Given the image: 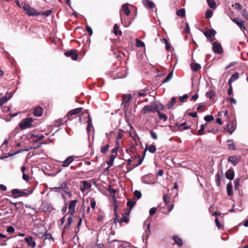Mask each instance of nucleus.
<instances>
[{"label":"nucleus","mask_w":248,"mask_h":248,"mask_svg":"<svg viewBox=\"0 0 248 248\" xmlns=\"http://www.w3.org/2000/svg\"><path fill=\"white\" fill-rule=\"evenodd\" d=\"M60 186L62 190L63 191L64 193H65L67 194L71 195L70 192L69 191V189L67 186V184L66 182L62 183Z\"/></svg>","instance_id":"obj_22"},{"label":"nucleus","mask_w":248,"mask_h":248,"mask_svg":"<svg viewBox=\"0 0 248 248\" xmlns=\"http://www.w3.org/2000/svg\"><path fill=\"white\" fill-rule=\"evenodd\" d=\"M108 190L109 192L112 197L113 198H115V195L117 192L116 190L115 189L111 188V186L110 185H109Z\"/></svg>","instance_id":"obj_39"},{"label":"nucleus","mask_w":248,"mask_h":248,"mask_svg":"<svg viewBox=\"0 0 248 248\" xmlns=\"http://www.w3.org/2000/svg\"><path fill=\"white\" fill-rule=\"evenodd\" d=\"M240 157L236 155L230 156L228 158V162H231L233 165L235 166L240 161Z\"/></svg>","instance_id":"obj_12"},{"label":"nucleus","mask_w":248,"mask_h":248,"mask_svg":"<svg viewBox=\"0 0 248 248\" xmlns=\"http://www.w3.org/2000/svg\"><path fill=\"white\" fill-rule=\"evenodd\" d=\"M84 217H85V213H84V211H83L82 213V217H78L79 220L78 221V224L77 226V228L75 229V232L76 234L78 233V232H79V228L81 226L82 221V217L84 218Z\"/></svg>","instance_id":"obj_25"},{"label":"nucleus","mask_w":248,"mask_h":248,"mask_svg":"<svg viewBox=\"0 0 248 248\" xmlns=\"http://www.w3.org/2000/svg\"><path fill=\"white\" fill-rule=\"evenodd\" d=\"M173 76V71L172 70L166 77V78L162 81V83H166L169 81L172 78Z\"/></svg>","instance_id":"obj_38"},{"label":"nucleus","mask_w":248,"mask_h":248,"mask_svg":"<svg viewBox=\"0 0 248 248\" xmlns=\"http://www.w3.org/2000/svg\"><path fill=\"white\" fill-rule=\"evenodd\" d=\"M35 119L26 118L23 119L19 124V127L21 130H24L33 126L32 123Z\"/></svg>","instance_id":"obj_3"},{"label":"nucleus","mask_w":248,"mask_h":248,"mask_svg":"<svg viewBox=\"0 0 248 248\" xmlns=\"http://www.w3.org/2000/svg\"><path fill=\"white\" fill-rule=\"evenodd\" d=\"M239 179L236 178L234 181V188L235 189H237L239 186Z\"/></svg>","instance_id":"obj_60"},{"label":"nucleus","mask_w":248,"mask_h":248,"mask_svg":"<svg viewBox=\"0 0 248 248\" xmlns=\"http://www.w3.org/2000/svg\"><path fill=\"white\" fill-rule=\"evenodd\" d=\"M154 106L153 103L151 105H147L144 106L142 108L141 113L143 115H145L148 113L155 112L154 110Z\"/></svg>","instance_id":"obj_11"},{"label":"nucleus","mask_w":248,"mask_h":248,"mask_svg":"<svg viewBox=\"0 0 248 248\" xmlns=\"http://www.w3.org/2000/svg\"><path fill=\"white\" fill-rule=\"evenodd\" d=\"M215 95V92L214 91L211 90L206 93V96L207 97L211 99Z\"/></svg>","instance_id":"obj_45"},{"label":"nucleus","mask_w":248,"mask_h":248,"mask_svg":"<svg viewBox=\"0 0 248 248\" xmlns=\"http://www.w3.org/2000/svg\"><path fill=\"white\" fill-rule=\"evenodd\" d=\"M239 78V74L236 72L233 74L228 81V84L232 85V82L235 81Z\"/></svg>","instance_id":"obj_27"},{"label":"nucleus","mask_w":248,"mask_h":248,"mask_svg":"<svg viewBox=\"0 0 248 248\" xmlns=\"http://www.w3.org/2000/svg\"><path fill=\"white\" fill-rule=\"evenodd\" d=\"M204 130V124H202L200 127V129L198 131V135H202L203 134V131Z\"/></svg>","instance_id":"obj_56"},{"label":"nucleus","mask_w":248,"mask_h":248,"mask_svg":"<svg viewBox=\"0 0 248 248\" xmlns=\"http://www.w3.org/2000/svg\"><path fill=\"white\" fill-rule=\"evenodd\" d=\"M147 89H144V90H142L140 91L138 93V95L140 96H145L146 95V93L145 92L147 91Z\"/></svg>","instance_id":"obj_58"},{"label":"nucleus","mask_w":248,"mask_h":248,"mask_svg":"<svg viewBox=\"0 0 248 248\" xmlns=\"http://www.w3.org/2000/svg\"><path fill=\"white\" fill-rule=\"evenodd\" d=\"M41 237L45 240H46V239L53 240V238L52 237V235L50 233H47L46 232L45 233L41 235Z\"/></svg>","instance_id":"obj_37"},{"label":"nucleus","mask_w":248,"mask_h":248,"mask_svg":"<svg viewBox=\"0 0 248 248\" xmlns=\"http://www.w3.org/2000/svg\"><path fill=\"white\" fill-rule=\"evenodd\" d=\"M153 105L154 106V108L155 112H157V113L158 112H160L164 109V106L160 104V103H153Z\"/></svg>","instance_id":"obj_20"},{"label":"nucleus","mask_w":248,"mask_h":248,"mask_svg":"<svg viewBox=\"0 0 248 248\" xmlns=\"http://www.w3.org/2000/svg\"><path fill=\"white\" fill-rule=\"evenodd\" d=\"M232 21L235 23L241 29H245L244 25V21L239 19V18H233Z\"/></svg>","instance_id":"obj_23"},{"label":"nucleus","mask_w":248,"mask_h":248,"mask_svg":"<svg viewBox=\"0 0 248 248\" xmlns=\"http://www.w3.org/2000/svg\"><path fill=\"white\" fill-rule=\"evenodd\" d=\"M113 33L115 35H122V32L121 31L119 30V26L117 24H115L113 27Z\"/></svg>","instance_id":"obj_31"},{"label":"nucleus","mask_w":248,"mask_h":248,"mask_svg":"<svg viewBox=\"0 0 248 248\" xmlns=\"http://www.w3.org/2000/svg\"><path fill=\"white\" fill-rule=\"evenodd\" d=\"M216 183L218 186H220L221 182V176L219 173H217L215 175Z\"/></svg>","instance_id":"obj_43"},{"label":"nucleus","mask_w":248,"mask_h":248,"mask_svg":"<svg viewBox=\"0 0 248 248\" xmlns=\"http://www.w3.org/2000/svg\"><path fill=\"white\" fill-rule=\"evenodd\" d=\"M132 96L130 94H124L123 96L122 99V105L123 106V108L125 112V117H127V110L128 109V108L129 105V101L131 99Z\"/></svg>","instance_id":"obj_5"},{"label":"nucleus","mask_w":248,"mask_h":248,"mask_svg":"<svg viewBox=\"0 0 248 248\" xmlns=\"http://www.w3.org/2000/svg\"><path fill=\"white\" fill-rule=\"evenodd\" d=\"M227 101H229L231 103L236 104V100L233 97H230L227 99Z\"/></svg>","instance_id":"obj_63"},{"label":"nucleus","mask_w":248,"mask_h":248,"mask_svg":"<svg viewBox=\"0 0 248 248\" xmlns=\"http://www.w3.org/2000/svg\"><path fill=\"white\" fill-rule=\"evenodd\" d=\"M136 204V202L129 199L127 202V205L128 207H129V212H131V210H132V208L135 206Z\"/></svg>","instance_id":"obj_32"},{"label":"nucleus","mask_w":248,"mask_h":248,"mask_svg":"<svg viewBox=\"0 0 248 248\" xmlns=\"http://www.w3.org/2000/svg\"><path fill=\"white\" fill-rule=\"evenodd\" d=\"M44 111L43 108L41 107H37L33 109V113L36 117L41 116Z\"/></svg>","instance_id":"obj_17"},{"label":"nucleus","mask_w":248,"mask_h":248,"mask_svg":"<svg viewBox=\"0 0 248 248\" xmlns=\"http://www.w3.org/2000/svg\"><path fill=\"white\" fill-rule=\"evenodd\" d=\"M64 55L66 57H70L73 60H77L78 57V51L75 49L66 51Z\"/></svg>","instance_id":"obj_10"},{"label":"nucleus","mask_w":248,"mask_h":248,"mask_svg":"<svg viewBox=\"0 0 248 248\" xmlns=\"http://www.w3.org/2000/svg\"><path fill=\"white\" fill-rule=\"evenodd\" d=\"M150 133L151 137L154 140H156L157 139V136L155 132L153 130H150Z\"/></svg>","instance_id":"obj_59"},{"label":"nucleus","mask_w":248,"mask_h":248,"mask_svg":"<svg viewBox=\"0 0 248 248\" xmlns=\"http://www.w3.org/2000/svg\"><path fill=\"white\" fill-rule=\"evenodd\" d=\"M228 133L232 134L236 129L235 123L232 121H230L227 126Z\"/></svg>","instance_id":"obj_16"},{"label":"nucleus","mask_w":248,"mask_h":248,"mask_svg":"<svg viewBox=\"0 0 248 248\" xmlns=\"http://www.w3.org/2000/svg\"><path fill=\"white\" fill-rule=\"evenodd\" d=\"M209 6L211 8H216V3L214 0H207Z\"/></svg>","instance_id":"obj_44"},{"label":"nucleus","mask_w":248,"mask_h":248,"mask_svg":"<svg viewBox=\"0 0 248 248\" xmlns=\"http://www.w3.org/2000/svg\"><path fill=\"white\" fill-rule=\"evenodd\" d=\"M143 3L147 7L151 9H153L154 7H155V4H154V3L148 0H145Z\"/></svg>","instance_id":"obj_35"},{"label":"nucleus","mask_w":248,"mask_h":248,"mask_svg":"<svg viewBox=\"0 0 248 248\" xmlns=\"http://www.w3.org/2000/svg\"><path fill=\"white\" fill-rule=\"evenodd\" d=\"M204 119L206 122H211L214 120L213 115H206L204 117Z\"/></svg>","instance_id":"obj_53"},{"label":"nucleus","mask_w":248,"mask_h":248,"mask_svg":"<svg viewBox=\"0 0 248 248\" xmlns=\"http://www.w3.org/2000/svg\"><path fill=\"white\" fill-rule=\"evenodd\" d=\"M172 239L174 241V243L177 245L179 247H181L183 245V242L181 238L177 235H173Z\"/></svg>","instance_id":"obj_21"},{"label":"nucleus","mask_w":248,"mask_h":248,"mask_svg":"<svg viewBox=\"0 0 248 248\" xmlns=\"http://www.w3.org/2000/svg\"><path fill=\"white\" fill-rule=\"evenodd\" d=\"M45 136L42 135L38 137L35 140L32 142L31 148L36 149L40 147L43 144H46V142L44 141Z\"/></svg>","instance_id":"obj_6"},{"label":"nucleus","mask_w":248,"mask_h":248,"mask_svg":"<svg viewBox=\"0 0 248 248\" xmlns=\"http://www.w3.org/2000/svg\"><path fill=\"white\" fill-rule=\"evenodd\" d=\"M82 108H78L75 109L70 110L67 114L69 120H72L71 117L73 115L79 114L82 110Z\"/></svg>","instance_id":"obj_13"},{"label":"nucleus","mask_w":248,"mask_h":248,"mask_svg":"<svg viewBox=\"0 0 248 248\" xmlns=\"http://www.w3.org/2000/svg\"><path fill=\"white\" fill-rule=\"evenodd\" d=\"M146 149H148V151L151 153H152V154L155 153L156 150V147L154 145H151L149 146H147V145H146L145 150H146ZM145 152H146V150H145L144 151V154H145Z\"/></svg>","instance_id":"obj_29"},{"label":"nucleus","mask_w":248,"mask_h":248,"mask_svg":"<svg viewBox=\"0 0 248 248\" xmlns=\"http://www.w3.org/2000/svg\"><path fill=\"white\" fill-rule=\"evenodd\" d=\"M82 184L84 186V188H85L86 189H89L91 187V184L89 183L87 181L85 180L82 182Z\"/></svg>","instance_id":"obj_48"},{"label":"nucleus","mask_w":248,"mask_h":248,"mask_svg":"<svg viewBox=\"0 0 248 248\" xmlns=\"http://www.w3.org/2000/svg\"><path fill=\"white\" fill-rule=\"evenodd\" d=\"M104 213L102 212H100L97 214V220L98 222H102L104 219Z\"/></svg>","instance_id":"obj_41"},{"label":"nucleus","mask_w":248,"mask_h":248,"mask_svg":"<svg viewBox=\"0 0 248 248\" xmlns=\"http://www.w3.org/2000/svg\"><path fill=\"white\" fill-rule=\"evenodd\" d=\"M213 12L211 10H207L205 14V17L206 18H209L212 16Z\"/></svg>","instance_id":"obj_49"},{"label":"nucleus","mask_w":248,"mask_h":248,"mask_svg":"<svg viewBox=\"0 0 248 248\" xmlns=\"http://www.w3.org/2000/svg\"><path fill=\"white\" fill-rule=\"evenodd\" d=\"M216 33V31L215 30L211 29L204 31L203 34L207 38H209L211 41H213L215 39V35Z\"/></svg>","instance_id":"obj_9"},{"label":"nucleus","mask_w":248,"mask_h":248,"mask_svg":"<svg viewBox=\"0 0 248 248\" xmlns=\"http://www.w3.org/2000/svg\"><path fill=\"white\" fill-rule=\"evenodd\" d=\"M130 11L128 8V4L124 3L122 6L120 11V16L122 24L124 27H128L133 19L131 18H126L124 16H128L130 15Z\"/></svg>","instance_id":"obj_1"},{"label":"nucleus","mask_w":248,"mask_h":248,"mask_svg":"<svg viewBox=\"0 0 248 248\" xmlns=\"http://www.w3.org/2000/svg\"><path fill=\"white\" fill-rule=\"evenodd\" d=\"M109 148V144H107L105 146H103L101 147L100 152L103 154H105L108 151Z\"/></svg>","instance_id":"obj_40"},{"label":"nucleus","mask_w":248,"mask_h":248,"mask_svg":"<svg viewBox=\"0 0 248 248\" xmlns=\"http://www.w3.org/2000/svg\"><path fill=\"white\" fill-rule=\"evenodd\" d=\"M85 30L89 33L90 36L93 34V30L91 27L88 26L86 27Z\"/></svg>","instance_id":"obj_64"},{"label":"nucleus","mask_w":248,"mask_h":248,"mask_svg":"<svg viewBox=\"0 0 248 248\" xmlns=\"http://www.w3.org/2000/svg\"><path fill=\"white\" fill-rule=\"evenodd\" d=\"M78 201L77 200L70 201L69 202L68 205V212L67 214L70 215L71 216H74V215L75 213V209L76 204L78 202Z\"/></svg>","instance_id":"obj_7"},{"label":"nucleus","mask_w":248,"mask_h":248,"mask_svg":"<svg viewBox=\"0 0 248 248\" xmlns=\"http://www.w3.org/2000/svg\"><path fill=\"white\" fill-rule=\"evenodd\" d=\"M22 8L26 12V14L29 16H39L41 15V11H38L31 7L29 4L25 2L22 3Z\"/></svg>","instance_id":"obj_2"},{"label":"nucleus","mask_w":248,"mask_h":248,"mask_svg":"<svg viewBox=\"0 0 248 248\" xmlns=\"http://www.w3.org/2000/svg\"><path fill=\"white\" fill-rule=\"evenodd\" d=\"M91 201V206L93 209L95 208L96 206V202L93 198H92L90 199Z\"/></svg>","instance_id":"obj_62"},{"label":"nucleus","mask_w":248,"mask_h":248,"mask_svg":"<svg viewBox=\"0 0 248 248\" xmlns=\"http://www.w3.org/2000/svg\"><path fill=\"white\" fill-rule=\"evenodd\" d=\"M74 157L73 156H70L68 157L64 161L62 162V166L63 167H68L71 163L74 160Z\"/></svg>","instance_id":"obj_19"},{"label":"nucleus","mask_w":248,"mask_h":248,"mask_svg":"<svg viewBox=\"0 0 248 248\" xmlns=\"http://www.w3.org/2000/svg\"><path fill=\"white\" fill-rule=\"evenodd\" d=\"M117 205H115V207H114V214L116 216V217L114 218V223H116L118 222H119V220L118 218V214L116 212V210H117Z\"/></svg>","instance_id":"obj_51"},{"label":"nucleus","mask_w":248,"mask_h":248,"mask_svg":"<svg viewBox=\"0 0 248 248\" xmlns=\"http://www.w3.org/2000/svg\"><path fill=\"white\" fill-rule=\"evenodd\" d=\"M212 49L215 53L222 54L223 52L221 44L217 41L213 43Z\"/></svg>","instance_id":"obj_8"},{"label":"nucleus","mask_w":248,"mask_h":248,"mask_svg":"<svg viewBox=\"0 0 248 248\" xmlns=\"http://www.w3.org/2000/svg\"><path fill=\"white\" fill-rule=\"evenodd\" d=\"M176 102V99L175 97H173L171 98L170 101L167 105V108L170 109L172 108L174 104Z\"/></svg>","instance_id":"obj_34"},{"label":"nucleus","mask_w":248,"mask_h":248,"mask_svg":"<svg viewBox=\"0 0 248 248\" xmlns=\"http://www.w3.org/2000/svg\"><path fill=\"white\" fill-rule=\"evenodd\" d=\"M216 225L218 229H220L222 227V224L220 223L219 219L217 218L215 219Z\"/></svg>","instance_id":"obj_61"},{"label":"nucleus","mask_w":248,"mask_h":248,"mask_svg":"<svg viewBox=\"0 0 248 248\" xmlns=\"http://www.w3.org/2000/svg\"><path fill=\"white\" fill-rule=\"evenodd\" d=\"M232 189V186L231 182H230L227 185V192L229 196H232L233 194Z\"/></svg>","instance_id":"obj_30"},{"label":"nucleus","mask_w":248,"mask_h":248,"mask_svg":"<svg viewBox=\"0 0 248 248\" xmlns=\"http://www.w3.org/2000/svg\"><path fill=\"white\" fill-rule=\"evenodd\" d=\"M143 156H144V155ZM143 158H144V157H143L142 158H140L139 159V161H138V163H137V164H135V165L133 164V167H132V168H131L130 169H128V170H127V171H130V170H132L133 168H136V167H137L139 166V165H140L142 163V161H143Z\"/></svg>","instance_id":"obj_46"},{"label":"nucleus","mask_w":248,"mask_h":248,"mask_svg":"<svg viewBox=\"0 0 248 248\" xmlns=\"http://www.w3.org/2000/svg\"><path fill=\"white\" fill-rule=\"evenodd\" d=\"M228 143V149L229 150H235L236 149L235 146L232 140H229L227 141Z\"/></svg>","instance_id":"obj_33"},{"label":"nucleus","mask_w":248,"mask_h":248,"mask_svg":"<svg viewBox=\"0 0 248 248\" xmlns=\"http://www.w3.org/2000/svg\"><path fill=\"white\" fill-rule=\"evenodd\" d=\"M157 114L160 119L163 120L164 122L167 120L168 117L166 114H163L160 112H158Z\"/></svg>","instance_id":"obj_47"},{"label":"nucleus","mask_w":248,"mask_h":248,"mask_svg":"<svg viewBox=\"0 0 248 248\" xmlns=\"http://www.w3.org/2000/svg\"><path fill=\"white\" fill-rule=\"evenodd\" d=\"M134 195L135 197H136L137 199H140L141 197V192L139 190H135L134 193Z\"/></svg>","instance_id":"obj_57"},{"label":"nucleus","mask_w":248,"mask_h":248,"mask_svg":"<svg viewBox=\"0 0 248 248\" xmlns=\"http://www.w3.org/2000/svg\"><path fill=\"white\" fill-rule=\"evenodd\" d=\"M6 231L9 233L13 234L15 232V229L13 226H8L6 229Z\"/></svg>","instance_id":"obj_52"},{"label":"nucleus","mask_w":248,"mask_h":248,"mask_svg":"<svg viewBox=\"0 0 248 248\" xmlns=\"http://www.w3.org/2000/svg\"><path fill=\"white\" fill-rule=\"evenodd\" d=\"M226 177L230 180L233 179L234 176V171L231 168L228 170L225 173Z\"/></svg>","instance_id":"obj_18"},{"label":"nucleus","mask_w":248,"mask_h":248,"mask_svg":"<svg viewBox=\"0 0 248 248\" xmlns=\"http://www.w3.org/2000/svg\"><path fill=\"white\" fill-rule=\"evenodd\" d=\"M163 201L166 205H169L170 201V197L168 194H164L163 197Z\"/></svg>","instance_id":"obj_36"},{"label":"nucleus","mask_w":248,"mask_h":248,"mask_svg":"<svg viewBox=\"0 0 248 248\" xmlns=\"http://www.w3.org/2000/svg\"><path fill=\"white\" fill-rule=\"evenodd\" d=\"M130 213V212H129V211H128L123 215V218L121 219L119 221V223L120 224H122L123 222H125L126 223H127L128 222L129 219L128 216L129 215Z\"/></svg>","instance_id":"obj_24"},{"label":"nucleus","mask_w":248,"mask_h":248,"mask_svg":"<svg viewBox=\"0 0 248 248\" xmlns=\"http://www.w3.org/2000/svg\"><path fill=\"white\" fill-rule=\"evenodd\" d=\"M176 14L178 16L180 17H184L185 16V10L182 8L176 12Z\"/></svg>","instance_id":"obj_42"},{"label":"nucleus","mask_w":248,"mask_h":248,"mask_svg":"<svg viewBox=\"0 0 248 248\" xmlns=\"http://www.w3.org/2000/svg\"><path fill=\"white\" fill-rule=\"evenodd\" d=\"M136 46L138 47H143L145 46V44L143 42L140 41V40L138 39H136Z\"/></svg>","instance_id":"obj_50"},{"label":"nucleus","mask_w":248,"mask_h":248,"mask_svg":"<svg viewBox=\"0 0 248 248\" xmlns=\"http://www.w3.org/2000/svg\"><path fill=\"white\" fill-rule=\"evenodd\" d=\"M52 13V10H48L44 12H41V15L42 16H49Z\"/></svg>","instance_id":"obj_55"},{"label":"nucleus","mask_w":248,"mask_h":248,"mask_svg":"<svg viewBox=\"0 0 248 248\" xmlns=\"http://www.w3.org/2000/svg\"><path fill=\"white\" fill-rule=\"evenodd\" d=\"M191 68L194 71L196 72L201 69V66L200 64L197 63L192 62L190 65Z\"/></svg>","instance_id":"obj_28"},{"label":"nucleus","mask_w":248,"mask_h":248,"mask_svg":"<svg viewBox=\"0 0 248 248\" xmlns=\"http://www.w3.org/2000/svg\"><path fill=\"white\" fill-rule=\"evenodd\" d=\"M32 192V189L30 190L28 193L18 189H13L11 190L12 195L14 198H17L19 197H27Z\"/></svg>","instance_id":"obj_4"},{"label":"nucleus","mask_w":248,"mask_h":248,"mask_svg":"<svg viewBox=\"0 0 248 248\" xmlns=\"http://www.w3.org/2000/svg\"><path fill=\"white\" fill-rule=\"evenodd\" d=\"M25 241L27 243L29 247L32 248H34L36 246V243L33 240L32 236H29L25 238Z\"/></svg>","instance_id":"obj_14"},{"label":"nucleus","mask_w":248,"mask_h":248,"mask_svg":"<svg viewBox=\"0 0 248 248\" xmlns=\"http://www.w3.org/2000/svg\"><path fill=\"white\" fill-rule=\"evenodd\" d=\"M8 101V98L7 97H3L2 98H0V107L3 105V104Z\"/></svg>","instance_id":"obj_54"},{"label":"nucleus","mask_w":248,"mask_h":248,"mask_svg":"<svg viewBox=\"0 0 248 248\" xmlns=\"http://www.w3.org/2000/svg\"><path fill=\"white\" fill-rule=\"evenodd\" d=\"M176 125L178 126V129L180 131L189 128V126L187 125V123L186 122H184L180 125H178V124L177 123L176 124Z\"/></svg>","instance_id":"obj_26"},{"label":"nucleus","mask_w":248,"mask_h":248,"mask_svg":"<svg viewBox=\"0 0 248 248\" xmlns=\"http://www.w3.org/2000/svg\"><path fill=\"white\" fill-rule=\"evenodd\" d=\"M73 216H71L70 215H69V217L67 218V222L66 224L64 225L63 227V231L62 232V234L63 235L64 232L67 231L70 228V226L73 222Z\"/></svg>","instance_id":"obj_15"}]
</instances>
